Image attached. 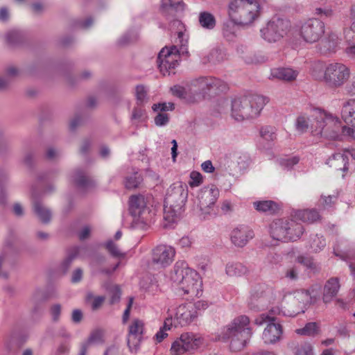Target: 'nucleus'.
Masks as SVG:
<instances>
[{
  "label": "nucleus",
  "mask_w": 355,
  "mask_h": 355,
  "mask_svg": "<svg viewBox=\"0 0 355 355\" xmlns=\"http://www.w3.org/2000/svg\"><path fill=\"white\" fill-rule=\"evenodd\" d=\"M259 3L254 0H232L228 6L231 19L239 25L251 24L259 15Z\"/></svg>",
  "instance_id": "0eeeda50"
},
{
  "label": "nucleus",
  "mask_w": 355,
  "mask_h": 355,
  "mask_svg": "<svg viewBox=\"0 0 355 355\" xmlns=\"http://www.w3.org/2000/svg\"><path fill=\"white\" fill-rule=\"evenodd\" d=\"M33 207L34 213L42 223L47 224L51 221V211L41 201L34 200Z\"/></svg>",
  "instance_id": "c85d7f7f"
},
{
  "label": "nucleus",
  "mask_w": 355,
  "mask_h": 355,
  "mask_svg": "<svg viewBox=\"0 0 355 355\" xmlns=\"http://www.w3.org/2000/svg\"><path fill=\"white\" fill-rule=\"evenodd\" d=\"M106 261V257L100 253H94L91 257L90 267L92 270L94 275H105L110 276L120 266L121 262L119 261L117 263L110 268H100L99 266Z\"/></svg>",
  "instance_id": "412c9836"
},
{
  "label": "nucleus",
  "mask_w": 355,
  "mask_h": 355,
  "mask_svg": "<svg viewBox=\"0 0 355 355\" xmlns=\"http://www.w3.org/2000/svg\"><path fill=\"white\" fill-rule=\"evenodd\" d=\"M71 178L79 189L87 190L94 186L93 181L87 175L85 171L83 169L77 168L75 170Z\"/></svg>",
  "instance_id": "393cba45"
},
{
  "label": "nucleus",
  "mask_w": 355,
  "mask_h": 355,
  "mask_svg": "<svg viewBox=\"0 0 355 355\" xmlns=\"http://www.w3.org/2000/svg\"><path fill=\"white\" fill-rule=\"evenodd\" d=\"M135 95L139 105L142 104L146 99L147 90L143 85H137L135 89Z\"/></svg>",
  "instance_id": "4d7b16f0"
},
{
  "label": "nucleus",
  "mask_w": 355,
  "mask_h": 355,
  "mask_svg": "<svg viewBox=\"0 0 355 355\" xmlns=\"http://www.w3.org/2000/svg\"><path fill=\"white\" fill-rule=\"evenodd\" d=\"M288 26V21L273 18L268 22L265 28L261 29V35L268 42H276L286 34Z\"/></svg>",
  "instance_id": "9d476101"
},
{
  "label": "nucleus",
  "mask_w": 355,
  "mask_h": 355,
  "mask_svg": "<svg viewBox=\"0 0 355 355\" xmlns=\"http://www.w3.org/2000/svg\"><path fill=\"white\" fill-rule=\"evenodd\" d=\"M282 333L280 324L269 322L263 330L262 340L266 344H275L281 339Z\"/></svg>",
  "instance_id": "5701e85b"
},
{
  "label": "nucleus",
  "mask_w": 355,
  "mask_h": 355,
  "mask_svg": "<svg viewBox=\"0 0 355 355\" xmlns=\"http://www.w3.org/2000/svg\"><path fill=\"white\" fill-rule=\"evenodd\" d=\"M253 206L257 211L269 214L275 213L279 209L278 205L272 200L256 201Z\"/></svg>",
  "instance_id": "4c0bfd02"
},
{
  "label": "nucleus",
  "mask_w": 355,
  "mask_h": 355,
  "mask_svg": "<svg viewBox=\"0 0 355 355\" xmlns=\"http://www.w3.org/2000/svg\"><path fill=\"white\" fill-rule=\"evenodd\" d=\"M292 299V302L297 305V308L292 311H288V313L283 312V315L294 317L300 313H304L306 306L315 301L317 295L312 289L298 290L294 292L293 296H289Z\"/></svg>",
  "instance_id": "4468645a"
},
{
  "label": "nucleus",
  "mask_w": 355,
  "mask_h": 355,
  "mask_svg": "<svg viewBox=\"0 0 355 355\" xmlns=\"http://www.w3.org/2000/svg\"><path fill=\"white\" fill-rule=\"evenodd\" d=\"M344 37L347 44L345 53L350 58L355 59V20L351 26L344 31Z\"/></svg>",
  "instance_id": "cd10ccee"
},
{
  "label": "nucleus",
  "mask_w": 355,
  "mask_h": 355,
  "mask_svg": "<svg viewBox=\"0 0 355 355\" xmlns=\"http://www.w3.org/2000/svg\"><path fill=\"white\" fill-rule=\"evenodd\" d=\"M295 355H313V347L309 343H304L296 349Z\"/></svg>",
  "instance_id": "052dcab7"
},
{
  "label": "nucleus",
  "mask_w": 355,
  "mask_h": 355,
  "mask_svg": "<svg viewBox=\"0 0 355 355\" xmlns=\"http://www.w3.org/2000/svg\"><path fill=\"white\" fill-rule=\"evenodd\" d=\"M175 249L167 245H159L152 250V262L159 268H165L173 261Z\"/></svg>",
  "instance_id": "f3484780"
},
{
  "label": "nucleus",
  "mask_w": 355,
  "mask_h": 355,
  "mask_svg": "<svg viewBox=\"0 0 355 355\" xmlns=\"http://www.w3.org/2000/svg\"><path fill=\"white\" fill-rule=\"evenodd\" d=\"M129 204L130 212L134 218L145 223L151 218V210L147 205V199L144 196H131Z\"/></svg>",
  "instance_id": "2eb2a0df"
},
{
  "label": "nucleus",
  "mask_w": 355,
  "mask_h": 355,
  "mask_svg": "<svg viewBox=\"0 0 355 355\" xmlns=\"http://www.w3.org/2000/svg\"><path fill=\"white\" fill-rule=\"evenodd\" d=\"M341 116L347 125L341 126L339 121L340 132L355 139V98L349 99L343 103Z\"/></svg>",
  "instance_id": "ddd939ff"
},
{
  "label": "nucleus",
  "mask_w": 355,
  "mask_h": 355,
  "mask_svg": "<svg viewBox=\"0 0 355 355\" xmlns=\"http://www.w3.org/2000/svg\"><path fill=\"white\" fill-rule=\"evenodd\" d=\"M268 102L267 97L259 94L235 98L231 101V116L238 121L257 117Z\"/></svg>",
  "instance_id": "39448f33"
},
{
  "label": "nucleus",
  "mask_w": 355,
  "mask_h": 355,
  "mask_svg": "<svg viewBox=\"0 0 355 355\" xmlns=\"http://www.w3.org/2000/svg\"><path fill=\"white\" fill-rule=\"evenodd\" d=\"M238 24V23H235L232 19H230V21H226L223 24V34L227 40H232L235 34L236 26L235 25Z\"/></svg>",
  "instance_id": "de8ad7c7"
},
{
  "label": "nucleus",
  "mask_w": 355,
  "mask_h": 355,
  "mask_svg": "<svg viewBox=\"0 0 355 355\" xmlns=\"http://www.w3.org/2000/svg\"><path fill=\"white\" fill-rule=\"evenodd\" d=\"M171 280L179 284L180 295H188L189 298L198 297L202 293V281L197 272L188 266L187 262L178 261L175 263L171 275Z\"/></svg>",
  "instance_id": "20e7f679"
},
{
  "label": "nucleus",
  "mask_w": 355,
  "mask_h": 355,
  "mask_svg": "<svg viewBox=\"0 0 355 355\" xmlns=\"http://www.w3.org/2000/svg\"><path fill=\"white\" fill-rule=\"evenodd\" d=\"M106 249L108 250V252L110 253V254L114 257H124L125 254L122 253L118 248L117 245L112 241H108L105 243Z\"/></svg>",
  "instance_id": "864d4df0"
},
{
  "label": "nucleus",
  "mask_w": 355,
  "mask_h": 355,
  "mask_svg": "<svg viewBox=\"0 0 355 355\" xmlns=\"http://www.w3.org/2000/svg\"><path fill=\"white\" fill-rule=\"evenodd\" d=\"M315 14L320 16L321 17H329L332 15L333 11L330 8H317L315 10Z\"/></svg>",
  "instance_id": "774afa93"
},
{
  "label": "nucleus",
  "mask_w": 355,
  "mask_h": 355,
  "mask_svg": "<svg viewBox=\"0 0 355 355\" xmlns=\"http://www.w3.org/2000/svg\"><path fill=\"white\" fill-rule=\"evenodd\" d=\"M146 111L141 107H135L130 117L132 124L138 125L139 123L144 122L146 119Z\"/></svg>",
  "instance_id": "a18cd8bd"
},
{
  "label": "nucleus",
  "mask_w": 355,
  "mask_h": 355,
  "mask_svg": "<svg viewBox=\"0 0 355 355\" xmlns=\"http://www.w3.org/2000/svg\"><path fill=\"white\" fill-rule=\"evenodd\" d=\"M6 39L9 45L18 46L22 44L25 42L26 35L24 31L13 29L6 33Z\"/></svg>",
  "instance_id": "f704fd0d"
},
{
  "label": "nucleus",
  "mask_w": 355,
  "mask_h": 355,
  "mask_svg": "<svg viewBox=\"0 0 355 355\" xmlns=\"http://www.w3.org/2000/svg\"><path fill=\"white\" fill-rule=\"evenodd\" d=\"M295 217L303 222L314 223L320 219V215L315 209L297 210L295 214Z\"/></svg>",
  "instance_id": "e433bc0d"
},
{
  "label": "nucleus",
  "mask_w": 355,
  "mask_h": 355,
  "mask_svg": "<svg viewBox=\"0 0 355 355\" xmlns=\"http://www.w3.org/2000/svg\"><path fill=\"white\" fill-rule=\"evenodd\" d=\"M254 236V232L250 227L242 225L232 230L231 241L234 245L241 248L245 246Z\"/></svg>",
  "instance_id": "4be33fe9"
},
{
  "label": "nucleus",
  "mask_w": 355,
  "mask_h": 355,
  "mask_svg": "<svg viewBox=\"0 0 355 355\" xmlns=\"http://www.w3.org/2000/svg\"><path fill=\"white\" fill-rule=\"evenodd\" d=\"M144 334V322L139 319H134L129 325L127 335V345L131 353H137L139 350Z\"/></svg>",
  "instance_id": "dca6fc26"
},
{
  "label": "nucleus",
  "mask_w": 355,
  "mask_h": 355,
  "mask_svg": "<svg viewBox=\"0 0 355 355\" xmlns=\"http://www.w3.org/2000/svg\"><path fill=\"white\" fill-rule=\"evenodd\" d=\"M8 182V173L4 170L0 171V204L7 203L6 187Z\"/></svg>",
  "instance_id": "79ce46f5"
},
{
  "label": "nucleus",
  "mask_w": 355,
  "mask_h": 355,
  "mask_svg": "<svg viewBox=\"0 0 355 355\" xmlns=\"http://www.w3.org/2000/svg\"><path fill=\"white\" fill-rule=\"evenodd\" d=\"M324 23L316 18L305 21L300 26V34L306 42H318L324 33Z\"/></svg>",
  "instance_id": "f8f14e48"
},
{
  "label": "nucleus",
  "mask_w": 355,
  "mask_h": 355,
  "mask_svg": "<svg viewBox=\"0 0 355 355\" xmlns=\"http://www.w3.org/2000/svg\"><path fill=\"white\" fill-rule=\"evenodd\" d=\"M154 121L157 126H165L169 121V116L167 113L158 112Z\"/></svg>",
  "instance_id": "680f3d73"
},
{
  "label": "nucleus",
  "mask_w": 355,
  "mask_h": 355,
  "mask_svg": "<svg viewBox=\"0 0 355 355\" xmlns=\"http://www.w3.org/2000/svg\"><path fill=\"white\" fill-rule=\"evenodd\" d=\"M185 4L182 0H162L161 11L167 17H173L176 13L184 10Z\"/></svg>",
  "instance_id": "b1692460"
},
{
  "label": "nucleus",
  "mask_w": 355,
  "mask_h": 355,
  "mask_svg": "<svg viewBox=\"0 0 355 355\" xmlns=\"http://www.w3.org/2000/svg\"><path fill=\"white\" fill-rule=\"evenodd\" d=\"M299 161L300 158L297 156H293L281 159L279 163L284 168L291 170Z\"/></svg>",
  "instance_id": "603ef678"
},
{
  "label": "nucleus",
  "mask_w": 355,
  "mask_h": 355,
  "mask_svg": "<svg viewBox=\"0 0 355 355\" xmlns=\"http://www.w3.org/2000/svg\"><path fill=\"white\" fill-rule=\"evenodd\" d=\"M314 121L310 125L311 120L305 115L299 116L295 121V128L304 133L310 128L315 136L337 139L340 136V123L337 117L324 111L320 110L313 118Z\"/></svg>",
  "instance_id": "f257e3e1"
},
{
  "label": "nucleus",
  "mask_w": 355,
  "mask_h": 355,
  "mask_svg": "<svg viewBox=\"0 0 355 355\" xmlns=\"http://www.w3.org/2000/svg\"><path fill=\"white\" fill-rule=\"evenodd\" d=\"M348 157L347 155L341 153H336L328 159L327 164H330L331 167H334L337 170H341L343 172L348 171L349 163Z\"/></svg>",
  "instance_id": "c756f323"
},
{
  "label": "nucleus",
  "mask_w": 355,
  "mask_h": 355,
  "mask_svg": "<svg viewBox=\"0 0 355 355\" xmlns=\"http://www.w3.org/2000/svg\"><path fill=\"white\" fill-rule=\"evenodd\" d=\"M85 249L84 247L82 246H73L67 252V257L62 261L60 266V270L63 272L66 273L70 266L71 265L73 261L76 257L78 256V254Z\"/></svg>",
  "instance_id": "72a5a7b5"
},
{
  "label": "nucleus",
  "mask_w": 355,
  "mask_h": 355,
  "mask_svg": "<svg viewBox=\"0 0 355 355\" xmlns=\"http://www.w3.org/2000/svg\"><path fill=\"white\" fill-rule=\"evenodd\" d=\"M225 51L220 48H214L208 53L201 57V62L203 64H216L222 62L225 58Z\"/></svg>",
  "instance_id": "2f4dec72"
},
{
  "label": "nucleus",
  "mask_w": 355,
  "mask_h": 355,
  "mask_svg": "<svg viewBox=\"0 0 355 355\" xmlns=\"http://www.w3.org/2000/svg\"><path fill=\"white\" fill-rule=\"evenodd\" d=\"M203 339L193 333H185L175 340L171 345V352L173 355H180L186 352L198 349L202 344Z\"/></svg>",
  "instance_id": "9b49d317"
},
{
  "label": "nucleus",
  "mask_w": 355,
  "mask_h": 355,
  "mask_svg": "<svg viewBox=\"0 0 355 355\" xmlns=\"http://www.w3.org/2000/svg\"><path fill=\"white\" fill-rule=\"evenodd\" d=\"M175 108V105L173 103H159L153 104L152 109L154 112L166 113V111H172Z\"/></svg>",
  "instance_id": "5fc2aeb1"
},
{
  "label": "nucleus",
  "mask_w": 355,
  "mask_h": 355,
  "mask_svg": "<svg viewBox=\"0 0 355 355\" xmlns=\"http://www.w3.org/2000/svg\"><path fill=\"white\" fill-rule=\"evenodd\" d=\"M202 182V175L198 171H192L190 173V180L189 184L191 187H196Z\"/></svg>",
  "instance_id": "6e6d98bb"
},
{
  "label": "nucleus",
  "mask_w": 355,
  "mask_h": 355,
  "mask_svg": "<svg viewBox=\"0 0 355 355\" xmlns=\"http://www.w3.org/2000/svg\"><path fill=\"white\" fill-rule=\"evenodd\" d=\"M143 181V178L138 171H135L132 175L125 179V187L128 189L137 188Z\"/></svg>",
  "instance_id": "37998d69"
},
{
  "label": "nucleus",
  "mask_w": 355,
  "mask_h": 355,
  "mask_svg": "<svg viewBox=\"0 0 355 355\" xmlns=\"http://www.w3.org/2000/svg\"><path fill=\"white\" fill-rule=\"evenodd\" d=\"M327 242L324 237L321 234H311L308 241L306 248L313 253H318L326 246Z\"/></svg>",
  "instance_id": "473e14b6"
},
{
  "label": "nucleus",
  "mask_w": 355,
  "mask_h": 355,
  "mask_svg": "<svg viewBox=\"0 0 355 355\" xmlns=\"http://www.w3.org/2000/svg\"><path fill=\"white\" fill-rule=\"evenodd\" d=\"M184 33L182 32L178 33V38L181 40V46L178 49L176 46H172L170 48H163L158 54L157 63L160 71L164 75L168 73H174L172 71L178 64L180 62V54L186 53H188L187 49V41L183 42Z\"/></svg>",
  "instance_id": "6e6552de"
},
{
  "label": "nucleus",
  "mask_w": 355,
  "mask_h": 355,
  "mask_svg": "<svg viewBox=\"0 0 355 355\" xmlns=\"http://www.w3.org/2000/svg\"><path fill=\"white\" fill-rule=\"evenodd\" d=\"M298 74V71L294 70L292 68L278 67L271 69L270 78L288 82L295 80Z\"/></svg>",
  "instance_id": "a878e982"
},
{
  "label": "nucleus",
  "mask_w": 355,
  "mask_h": 355,
  "mask_svg": "<svg viewBox=\"0 0 355 355\" xmlns=\"http://www.w3.org/2000/svg\"><path fill=\"white\" fill-rule=\"evenodd\" d=\"M339 43L340 39L338 35L335 33H331L319 44V50L322 54L334 53Z\"/></svg>",
  "instance_id": "bb28decb"
},
{
  "label": "nucleus",
  "mask_w": 355,
  "mask_h": 355,
  "mask_svg": "<svg viewBox=\"0 0 355 355\" xmlns=\"http://www.w3.org/2000/svg\"><path fill=\"white\" fill-rule=\"evenodd\" d=\"M275 318L274 317H270L264 313L259 315L257 316L254 320V323L257 326H262L265 323L273 322H275Z\"/></svg>",
  "instance_id": "e2e57ef3"
},
{
  "label": "nucleus",
  "mask_w": 355,
  "mask_h": 355,
  "mask_svg": "<svg viewBox=\"0 0 355 355\" xmlns=\"http://www.w3.org/2000/svg\"><path fill=\"white\" fill-rule=\"evenodd\" d=\"M111 298H110V303L114 304L119 301L121 298V290L119 286L114 285L111 288Z\"/></svg>",
  "instance_id": "69168bd1"
},
{
  "label": "nucleus",
  "mask_w": 355,
  "mask_h": 355,
  "mask_svg": "<svg viewBox=\"0 0 355 355\" xmlns=\"http://www.w3.org/2000/svg\"><path fill=\"white\" fill-rule=\"evenodd\" d=\"M171 91L173 96H175L180 98L184 99L187 98V90L184 87L176 85L171 88Z\"/></svg>",
  "instance_id": "13d9d810"
},
{
  "label": "nucleus",
  "mask_w": 355,
  "mask_h": 355,
  "mask_svg": "<svg viewBox=\"0 0 355 355\" xmlns=\"http://www.w3.org/2000/svg\"><path fill=\"white\" fill-rule=\"evenodd\" d=\"M231 159L236 162L239 171H245L250 164V157L248 154L241 152H234L229 155Z\"/></svg>",
  "instance_id": "c9c22d12"
},
{
  "label": "nucleus",
  "mask_w": 355,
  "mask_h": 355,
  "mask_svg": "<svg viewBox=\"0 0 355 355\" xmlns=\"http://www.w3.org/2000/svg\"><path fill=\"white\" fill-rule=\"evenodd\" d=\"M296 333L302 336H314L318 331V327L315 322H308L303 328L296 329Z\"/></svg>",
  "instance_id": "49530a36"
},
{
  "label": "nucleus",
  "mask_w": 355,
  "mask_h": 355,
  "mask_svg": "<svg viewBox=\"0 0 355 355\" xmlns=\"http://www.w3.org/2000/svg\"><path fill=\"white\" fill-rule=\"evenodd\" d=\"M229 105V101L226 98H221L218 100L216 109L218 113L226 112L228 110Z\"/></svg>",
  "instance_id": "0e129e2a"
},
{
  "label": "nucleus",
  "mask_w": 355,
  "mask_h": 355,
  "mask_svg": "<svg viewBox=\"0 0 355 355\" xmlns=\"http://www.w3.org/2000/svg\"><path fill=\"white\" fill-rule=\"evenodd\" d=\"M261 137L267 141H274L276 139L275 128L272 126H265L260 130Z\"/></svg>",
  "instance_id": "3c124183"
},
{
  "label": "nucleus",
  "mask_w": 355,
  "mask_h": 355,
  "mask_svg": "<svg viewBox=\"0 0 355 355\" xmlns=\"http://www.w3.org/2000/svg\"><path fill=\"white\" fill-rule=\"evenodd\" d=\"M188 198V189L186 184L176 182L172 184L166 191L164 198V218L171 216L172 220L179 217L183 211Z\"/></svg>",
  "instance_id": "423d86ee"
},
{
  "label": "nucleus",
  "mask_w": 355,
  "mask_h": 355,
  "mask_svg": "<svg viewBox=\"0 0 355 355\" xmlns=\"http://www.w3.org/2000/svg\"><path fill=\"white\" fill-rule=\"evenodd\" d=\"M339 288L338 279L336 277L329 279L324 285L323 301L325 303L330 302L332 297L337 295Z\"/></svg>",
  "instance_id": "7c9ffc66"
},
{
  "label": "nucleus",
  "mask_w": 355,
  "mask_h": 355,
  "mask_svg": "<svg viewBox=\"0 0 355 355\" xmlns=\"http://www.w3.org/2000/svg\"><path fill=\"white\" fill-rule=\"evenodd\" d=\"M195 86L198 87V91L205 93L207 91H214L216 93L225 92L227 87L226 83L214 77H200L194 80Z\"/></svg>",
  "instance_id": "a211bd4d"
},
{
  "label": "nucleus",
  "mask_w": 355,
  "mask_h": 355,
  "mask_svg": "<svg viewBox=\"0 0 355 355\" xmlns=\"http://www.w3.org/2000/svg\"><path fill=\"white\" fill-rule=\"evenodd\" d=\"M336 200V197L334 196H329L327 197L321 196L319 202V206L322 207L324 209H328L332 207V205Z\"/></svg>",
  "instance_id": "bf43d9fd"
},
{
  "label": "nucleus",
  "mask_w": 355,
  "mask_h": 355,
  "mask_svg": "<svg viewBox=\"0 0 355 355\" xmlns=\"http://www.w3.org/2000/svg\"><path fill=\"white\" fill-rule=\"evenodd\" d=\"M297 263L303 265L307 269L311 270H316V263L314 262L313 259L311 257L305 256L303 254L298 255L296 258Z\"/></svg>",
  "instance_id": "09e8293b"
},
{
  "label": "nucleus",
  "mask_w": 355,
  "mask_h": 355,
  "mask_svg": "<svg viewBox=\"0 0 355 355\" xmlns=\"http://www.w3.org/2000/svg\"><path fill=\"white\" fill-rule=\"evenodd\" d=\"M93 24V19L91 17H87L85 20H78L76 23V26L82 29H87Z\"/></svg>",
  "instance_id": "338daca9"
},
{
  "label": "nucleus",
  "mask_w": 355,
  "mask_h": 355,
  "mask_svg": "<svg viewBox=\"0 0 355 355\" xmlns=\"http://www.w3.org/2000/svg\"><path fill=\"white\" fill-rule=\"evenodd\" d=\"M219 193L218 189L214 185L201 191L198 195V206L202 214H209V211H207L206 209H209L215 204L219 197Z\"/></svg>",
  "instance_id": "6ab92c4d"
},
{
  "label": "nucleus",
  "mask_w": 355,
  "mask_h": 355,
  "mask_svg": "<svg viewBox=\"0 0 355 355\" xmlns=\"http://www.w3.org/2000/svg\"><path fill=\"white\" fill-rule=\"evenodd\" d=\"M197 311L191 304L180 305L175 311L174 324L185 326L197 318Z\"/></svg>",
  "instance_id": "aec40b11"
},
{
  "label": "nucleus",
  "mask_w": 355,
  "mask_h": 355,
  "mask_svg": "<svg viewBox=\"0 0 355 355\" xmlns=\"http://www.w3.org/2000/svg\"><path fill=\"white\" fill-rule=\"evenodd\" d=\"M311 75L315 80L323 82L329 87L337 89L348 81L351 71L342 62H331L324 64L318 61L312 65Z\"/></svg>",
  "instance_id": "f03ea898"
},
{
  "label": "nucleus",
  "mask_w": 355,
  "mask_h": 355,
  "mask_svg": "<svg viewBox=\"0 0 355 355\" xmlns=\"http://www.w3.org/2000/svg\"><path fill=\"white\" fill-rule=\"evenodd\" d=\"M248 272L245 266L239 262L228 263L225 267V272L230 277H241Z\"/></svg>",
  "instance_id": "58836bf2"
},
{
  "label": "nucleus",
  "mask_w": 355,
  "mask_h": 355,
  "mask_svg": "<svg viewBox=\"0 0 355 355\" xmlns=\"http://www.w3.org/2000/svg\"><path fill=\"white\" fill-rule=\"evenodd\" d=\"M46 300L43 292L41 290H37L32 296L31 303L33 304L32 313L37 315L42 313V304Z\"/></svg>",
  "instance_id": "a19ab883"
},
{
  "label": "nucleus",
  "mask_w": 355,
  "mask_h": 355,
  "mask_svg": "<svg viewBox=\"0 0 355 355\" xmlns=\"http://www.w3.org/2000/svg\"><path fill=\"white\" fill-rule=\"evenodd\" d=\"M289 225L288 219H277L273 220L269 225V233L272 239L282 241H295L299 239L301 233V227L297 225L295 229V233L288 232Z\"/></svg>",
  "instance_id": "1a4fd4ad"
},
{
  "label": "nucleus",
  "mask_w": 355,
  "mask_h": 355,
  "mask_svg": "<svg viewBox=\"0 0 355 355\" xmlns=\"http://www.w3.org/2000/svg\"><path fill=\"white\" fill-rule=\"evenodd\" d=\"M198 21L202 28L209 31L213 30L216 24L215 17L207 11H202L199 13Z\"/></svg>",
  "instance_id": "ea45409f"
},
{
  "label": "nucleus",
  "mask_w": 355,
  "mask_h": 355,
  "mask_svg": "<svg viewBox=\"0 0 355 355\" xmlns=\"http://www.w3.org/2000/svg\"><path fill=\"white\" fill-rule=\"evenodd\" d=\"M250 318L246 315H239L224 327L218 336V340H230V349L232 352L241 351L250 340L253 332L250 327Z\"/></svg>",
  "instance_id": "7ed1b4c3"
},
{
  "label": "nucleus",
  "mask_w": 355,
  "mask_h": 355,
  "mask_svg": "<svg viewBox=\"0 0 355 355\" xmlns=\"http://www.w3.org/2000/svg\"><path fill=\"white\" fill-rule=\"evenodd\" d=\"M104 342L103 340V332L100 329H96L93 331L89 336L85 344L87 345L93 344H101Z\"/></svg>",
  "instance_id": "8fccbe9b"
},
{
  "label": "nucleus",
  "mask_w": 355,
  "mask_h": 355,
  "mask_svg": "<svg viewBox=\"0 0 355 355\" xmlns=\"http://www.w3.org/2000/svg\"><path fill=\"white\" fill-rule=\"evenodd\" d=\"M139 33L137 30L131 29L124 33L119 40L118 44L120 46H125L137 40Z\"/></svg>",
  "instance_id": "c03bdc74"
}]
</instances>
